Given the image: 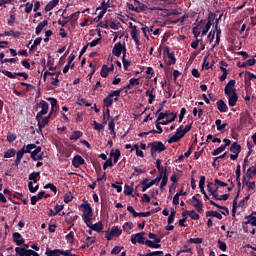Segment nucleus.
I'll return each mask as SVG.
<instances>
[{
    "instance_id": "nucleus-56",
    "label": "nucleus",
    "mask_w": 256,
    "mask_h": 256,
    "mask_svg": "<svg viewBox=\"0 0 256 256\" xmlns=\"http://www.w3.org/2000/svg\"><path fill=\"white\" fill-rule=\"evenodd\" d=\"M176 135H178L180 139H183V137H185V131L183 129V126H180L179 128H177Z\"/></svg>"
},
{
    "instance_id": "nucleus-45",
    "label": "nucleus",
    "mask_w": 256,
    "mask_h": 256,
    "mask_svg": "<svg viewBox=\"0 0 256 256\" xmlns=\"http://www.w3.org/2000/svg\"><path fill=\"white\" fill-rule=\"evenodd\" d=\"M130 35L132 39H139V30H137V26L132 27Z\"/></svg>"
},
{
    "instance_id": "nucleus-34",
    "label": "nucleus",
    "mask_w": 256,
    "mask_h": 256,
    "mask_svg": "<svg viewBox=\"0 0 256 256\" xmlns=\"http://www.w3.org/2000/svg\"><path fill=\"white\" fill-rule=\"evenodd\" d=\"M206 217H216V219H223V215L217 211H207Z\"/></svg>"
},
{
    "instance_id": "nucleus-22",
    "label": "nucleus",
    "mask_w": 256,
    "mask_h": 256,
    "mask_svg": "<svg viewBox=\"0 0 256 256\" xmlns=\"http://www.w3.org/2000/svg\"><path fill=\"white\" fill-rule=\"evenodd\" d=\"M59 5V0H51L46 6H45V11L46 13H49V11H53L56 6Z\"/></svg>"
},
{
    "instance_id": "nucleus-15",
    "label": "nucleus",
    "mask_w": 256,
    "mask_h": 256,
    "mask_svg": "<svg viewBox=\"0 0 256 256\" xmlns=\"http://www.w3.org/2000/svg\"><path fill=\"white\" fill-rule=\"evenodd\" d=\"M227 97L229 107H235L237 105V101H239V96L237 95V92L234 94H229Z\"/></svg>"
},
{
    "instance_id": "nucleus-25",
    "label": "nucleus",
    "mask_w": 256,
    "mask_h": 256,
    "mask_svg": "<svg viewBox=\"0 0 256 256\" xmlns=\"http://www.w3.org/2000/svg\"><path fill=\"white\" fill-rule=\"evenodd\" d=\"M243 185L248 187V191H253V189H255V182L247 181V176H243Z\"/></svg>"
},
{
    "instance_id": "nucleus-13",
    "label": "nucleus",
    "mask_w": 256,
    "mask_h": 256,
    "mask_svg": "<svg viewBox=\"0 0 256 256\" xmlns=\"http://www.w3.org/2000/svg\"><path fill=\"white\" fill-rule=\"evenodd\" d=\"M72 165L75 167V169H79L81 165H85V159L81 157V155H76L72 160Z\"/></svg>"
},
{
    "instance_id": "nucleus-7",
    "label": "nucleus",
    "mask_w": 256,
    "mask_h": 256,
    "mask_svg": "<svg viewBox=\"0 0 256 256\" xmlns=\"http://www.w3.org/2000/svg\"><path fill=\"white\" fill-rule=\"evenodd\" d=\"M51 113L48 114V116L43 117L41 116L38 120V133H41V131H43V129H45V127H47V125H49V120L51 119Z\"/></svg>"
},
{
    "instance_id": "nucleus-19",
    "label": "nucleus",
    "mask_w": 256,
    "mask_h": 256,
    "mask_svg": "<svg viewBox=\"0 0 256 256\" xmlns=\"http://www.w3.org/2000/svg\"><path fill=\"white\" fill-rule=\"evenodd\" d=\"M245 221H243L242 223H244V225H251L252 227H256V217L253 215H248L245 216Z\"/></svg>"
},
{
    "instance_id": "nucleus-58",
    "label": "nucleus",
    "mask_w": 256,
    "mask_h": 256,
    "mask_svg": "<svg viewBox=\"0 0 256 256\" xmlns=\"http://www.w3.org/2000/svg\"><path fill=\"white\" fill-rule=\"evenodd\" d=\"M124 195H133V188L129 185L124 186Z\"/></svg>"
},
{
    "instance_id": "nucleus-42",
    "label": "nucleus",
    "mask_w": 256,
    "mask_h": 256,
    "mask_svg": "<svg viewBox=\"0 0 256 256\" xmlns=\"http://www.w3.org/2000/svg\"><path fill=\"white\" fill-rule=\"evenodd\" d=\"M92 231H97V233H101L103 231V224L98 222L92 226Z\"/></svg>"
},
{
    "instance_id": "nucleus-6",
    "label": "nucleus",
    "mask_w": 256,
    "mask_h": 256,
    "mask_svg": "<svg viewBox=\"0 0 256 256\" xmlns=\"http://www.w3.org/2000/svg\"><path fill=\"white\" fill-rule=\"evenodd\" d=\"M197 197H201V195L196 194L195 196H193L192 199H190V203L194 207V209L197 211V213H202L203 212V201L199 200V198H197Z\"/></svg>"
},
{
    "instance_id": "nucleus-47",
    "label": "nucleus",
    "mask_w": 256,
    "mask_h": 256,
    "mask_svg": "<svg viewBox=\"0 0 256 256\" xmlns=\"http://www.w3.org/2000/svg\"><path fill=\"white\" fill-rule=\"evenodd\" d=\"M33 185V182L28 183V189L30 193H37V191L39 190V184H37L36 186Z\"/></svg>"
},
{
    "instance_id": "nucleus-4",
    "label": "nucleus",
    "mask_w": 256,
    "mask_h": 256,
    "mask_svg": "<svg viewBox=\"0 0 256 256\" xmlns=\"http://www.w3.org/2000/svg\"><path fill=\"white\" fill-rule=\"evenodd\" d=\"M149 147H151L150 152H151L152 157L155 156V153H163V151H165V149H167L165 144H163V142H161V141L152 142L149 144Z\"/></svg>"
},
{
    "instance_id": "nucleus-3",
    "label": "nucleus",
    "mask_w": 256,
    "mask_h": 256,
    "mask_svg": "<svg viewBox=\"0 0 256 256\" xmlns=\"http://www.w3.org/2000/svg\"><path fill=\"white\" fill-rule=\"evenodd\" d=\"M36 111H38L36 115V121H37L38 119H41L43 115H47V113H49V103H47L45 100L40 101L37 104Z\"/></svg>"
},
{
    "instance_id": "nucleus-5",
    "label": "nucleus",
    "mask_w": 256,
    "mask_h": 256,
    "mask_svg": "<svg viewBox=\"0 0 256 256\" xmlns=\"http://www.w3.org/2000/svg\"><path fill=\"white\" fill-rule=\"evenodd\" d=\"M122 53L123 55L127 54V48L125 47V43L122 44L121 42H117L112 49V55H114L115 57H121Z\"/></svg>"
},
{
    "instance_id": "nucleus-61",
    "label": "nucleus",
    "mask_w": 256,
    "mask_h": 256,
    "mask_svg": "<svg viewBox=\"0 0 256 256\" xmlns=\"http://www.w3.org/2000/svg\"><path fill=\"white\" fill-rule=\"evenodd\" d=\"M180 139L181 138L177 134H174L168 139V143H177V141H180Z\"/></svg>"
},
{
    "instance_id": "nucleus-49",
    "label": "nucleus",
    "mask_w": 256,
    "mask_h": 256,
    "mask_svg": "<svg viewBox=\"0 0 256 256\" xmlns=\"http://www.w3.org/2000/svg\"><path fill=\"white\" fill-rule=\"evenodd\" d=\"M176 214H177V211L171 210L170 215H169L168 220H167L168 225H171V223H173V221H175V215Z\"/></svg>"
},
{
    "instance_id": "nucleus-63",
    "label": "nucleus",
    "mask_w": 256,
    "mask_h": 256,
    "mask_svg": "<svg viewBox=\"0 0 256 256\" xmlns=\"http://www.w3.org/2000/svg\"><path fill=\"white\" fill-rule=\"evenodd\" d=\"M218 245H219V249L221 251H227V243H225L221 240H218Z\"/></svg>"
},
{
    "instance_id": "nucleus-37",
    "label": "nucleus",
    "mask_w": 256,
    "mask_h": 256,
    "mask_svg": "<svg viewBox=\"0 0 256 256\" xmlns=\"http://www.w3.org/2000/svg\"><path fill=\"white\" fill-rule=\"evenodd\" d=\"M40 175H41L40 172H32L29 175V181L32 182L33 184L37 183V179H39Z\"/></svg>"
},
{
    "instance_id": "nucleus-60",
    "label": "nucleus",
    "mask_w": 256,
    "mask_h": 256,
    "mask_svg": "<svg viewBox=\"0 0 256 256\" xmlns=\"http://www.w3.org/2000/svg\"><path fill=\"white\" fill-rule=\"evenodd\" d=\"M169 115H171V113H169V112H164V113L160 112L158 117H157V121H161V120L169 117Z\"/></svg>"
},
{
    "instance_id": "nucleus-12",
    "label": "nucleus",
    "mask_w": 256,
    "mask_h": 256,
    "mask_svg": "<svg viewBox=\"0 0 256 256\" xmlns=\"http://www.w3.org/2000/svg\"><path fill=\"white\" fill-rule=\"evenodd\" d=\"M15 251H16V255H18V256H32L33 255V250L23 248V247H16Z\"/></svg>"
},
{
    "instance_id": "nucleus-35",
    "label": "nucleus",
    "mask_w": 256,
    "mask_h": 256,
    "mask_svg": "<svg viewBox=\"0 0 256 256\" xmlns=\"http://www.w3.org/2000/svg\"><path fill=\"white\" fill-rule=\"evenodd\" d=\"M202 30V36L205 37L207 33H209V30L211 29V22H207L205 25L200 26Z\"/></svg>"
},
{
    "instance_id": "nucleus-57",
    "label": "nucleus",
    "mask_w": 256,
    "mask_h": 256,
    "mask_svg": "<svg viewBox=\"0 0 256 256\" xmlns=\"http://www.w3.org/2000/svg\"><path fill=\"white\" fill-rule=\"evenodd\" d=\"M43 41V38L38 37L34 40L33 45L30 47L31 51H33V49H35V47H37V45H41V42Z\"/></svg>"
},
{
    "instance_id": "nucleus-31",
    "label": "nucleus",
    "mask_w": 256,
    "mask_h": 256,
    "mask_svg": "<svg viewBox=\"0 0 256 256\" xmlns=\"http://www.w3.org/2000/svg\"><path fill=\"white\" fill-rule=\"evenodd\" d=\"M156 168L158 169L160 175H167V168L161 166V159L156 160Z\"/></svg>"
},
{
    "instance_id": "nucleus-54",
    "label": "nucleus",
    "mask_w": 256,
    "mask_h": 256,
    "mask_svg": "<svg viewBox=\"0 0 256 256\" xmlns=\"http://www.w3.org/2000/svg\"><path fill=\"white\" fill-rule=\"evenodd\" d=\"M214 183H215L216 189H219V187H227V183H225L219 179H215Z\"/></svg>"
},
{
    "instance_id": "nucleus-28",
    "label": "nucleus",
    "mask_w": 256,
    "mask_h": 256,
    "mask_svg": "<svg viewBox=\"0 0 256 256\" xmlns=\"http://www.w3.org/2000/svg\"><path fill=\"white\" fill-rule=\"evenodd\" d=\"M183 215H189L194 221L199 219V213L195 212V210H187Z\"/></svg>"
},
{
    "instance_id": "nucleus-8",
    "label": "nucleus",
    "mask_w": 256,
    "mask_h": 256,
    "mask_svg": "<svg viewBox=\"0 0 256 256\" xmlns=\"http://www.w3.org/2000/svg\"><path fill=\"white\" fill-rule=\"evenodd\" d=\"M145 232H140L137 233L135 235L131 236V243H133V245H136L137 243H140V245H145V242L147 241L145 239Z\"/></svg>"
},
{
    "instance_id": "nucleus-39",
    "label": "nucleus",
    "mask_w": 256,
    "mask_h": 256,
    "mask_svg": "<svg viewBox=\"0 0 256 256\" xmlns=\"http://www.w3.org/2000/svg\"><path fill=\"white\" fill-rule=\"evenodd\" d=\"M215 125L217 127V131H223V129H225V127H227V123H222L221 119H217L215 121Z\"/></svg>"
},
{
    "instance_id": "nucleus-46",
    "label": "nucleus",
    "mask_w": 256,
    "mask_h": 256,
    "mask_svg": "<svg viewBox=\"0 0 256 256\" xmlns=\"http://www.w3.org/2000/svg\"><path fill=\"white\" fill-rule=\"evenodd\" d=\"M192 32H193L195 39H197V37H199V35H201V25H196L193 28Z\"/></svg>"
},
{
    "instance_id": "nucleus-9",
    "label": "nucleus",
    "mask_w": 256,
    "mask_h": 256,
    "mask_svg": "<svg viewBox=\"0 0 256 256\" xmlns=\"http://www.w3.org/2000/svg\"><path fill=\"white\" fill-rule=\"evenodd\" d=\"M81 207H83L82 219H93V209L91 208V205L82 204Z\"/></svg>"
},
{
    "instance_id": "nucleus-24",
    "label": "nucleus",
    "mask_w": 256,
    "mask_h": 256,
    "mask_svg": "<svg viewBox=\"0 0 256 256\" xmlns=\"http://www.w3.org/2000/svg\"><path fill=\"white\" fill-rule=\"evenodd\" d=\"M111 7V4L109 3V0L103 1L100 6L96 9V11H102L103 13H107V9Z\"/></svg>"
},
{
    "instance_id": "nucleus-30",
    "label": "nucleus",
    "mask_w": 256,
    "mask_h": 256,
    "mask_svg": "<svg viewBox=\"0 0 256 256\" xmlns=\"http://www.w3.org/2000/svg\"><path fill=\"white\" fill-rule=\"evenodd\" d=\"M81 137H83V132L73 131L70 135V141H77V139H81Z\"/></svg>"
},
{
    "instance_id": "nucleus-2",
    "label": "nucleus",
    "mask_w": 256,
    "mask_h": 256,
    "mask_svg": "<svg viewBox=\"0 0 256 256\" xmlns=\"http://www.w3.org/2000/svg\"><path fill=\"white\" fill-rule=\"evenodd\" d=\"M121 89L112 91L106 98H104L103 103L104 107H111L114 101H119V97L121 96Z\"/></svg>"
},
{
    "instance_id": "nucleus-21",
    "label": "nucleus",
    "mask_w": 256,
    "mask_h": 256,
    "mask_svg": "<svg viewBox=\"0 0 256 256\" xmlns=\"http://www.w3.org/2000/svg\"><path fill=\"white\" fill-rule=\"evenodd\" d=\"M146 97H149L148 103L149 105H153V101H155V88L147 90L145 92Z\"/></svg>"
},
{
    "instance_id": "nucleus-14",
    "label": "nucleus",
    "mask_w": 256,
    "mask_h": 256,
    "mask_svg": "<svg viewBox=\"0 0 256 256\" xmlns=\"http://www.w3.org/2000/svg\"><path fill=\"white\" fill-rule=\"evenodd\" d=\"M165 51L169 59L167 65H175V63H177V60L175 59V53L171 52V50H169V47H166Z\"/></svg>"
},
{
    "instance_id": "nucleus-16",
    "label": "nucleus",
    "mask_w": 256,
    "mask_h": 256,
    "mask_svg": "<svg viewBox=\"0 0 256 256\" xmlns=\"http://www.w3.org/2000/svg\"><path fill=\"white\" fill-rule=\"evenodd\" d=\"M25 154V149L21 148L16 153V160L14 161V166L19 167L21 165V159H23V155Z\"/></svg>"
},
{
    "instance_id": "nucleus-53",
    "label": "nucleus",
    "mask_w": 256,
    "mask_h": 256,
    "mask_svg": "<svg viewBox=\"0 0 256 256\" xmlns=\"http://www.w3.org/2000/svg\"><path fill=\"white\" fill-rule=\"evenodd\" d=\"M122 63L125 71H127V69H129V67L131 66V61L125 59V55L122 56Z\"/></svg>"
},
{
    "instance_id": "nucleus-27",
    "label": "nucleus",
    "mask_w": 256,
    "mask_h": 256,
    "mask_svg": "<svg viewBox=\"0 0 256 256\" xmlns=\"http://www.w3.org/2000/svg\"><path fill=\"white\" fill-rule=\"evenodd\" d=\"M230 151L233 154L239 155V153H241V145L237 144V142L232 143V145L230 147Z\"/></svg>"
},
{
    "instance_id": "nucleus-38",
    "label": "nucleus",
    "mask_w": 256,
    "mask_h": 256,
    "mask_svg": "<svg viewBox=\"0 0 256 256\" xmlns=\"http://www.w3.org/2000/svg\"><path fill=\"white\" fill-rule=\"evenodd\" d=\"M225 149H227V145H221L219 148L213 150L212 155L217 157V155H221Z\"/></svg>"
},
{
    "instance_id": "nucleus-10",
    "label": "nucleus",
    "mask_w": 256,
    "mask_h": 256,
    "mask_svg": "<svg viewBox=\"0 0 256 256\" xmlns=\"http://www.w3.org/2000/svg\"><path fill=\"white\" fill-rule=\"evenodd\" d=\"M3 75H6V77H9L10 79H17L18 77H24L25 79H29V74L25 72H18V73H12L8 70H3L2 71Z\"/></svg>"
},
{
    "instance_id": "nucleus-20",
    "label": "nucleus",
    "mask_w": 256,
    "mask_h": 256,
    "mask_svg": "<svg viewBox=\"0 0 256 256\" xmlns=\"http://www.w3.org/2000/svg\"><path fill=\"white\" fill-rule=\"evenodd\" d=\"M110 157L113 159L114 165H117L119 159H121V150L116 149L114 152H111Z\"/></svg>"
},
{
    "instance_id": "nucleus-48",
    "label": "nucleus",
    "mask_w": 256,
    "mask_h": 256,
    "mask_svg": "<svg viewBox=\"0 0 256 256\" xmlns=\"http://www.w3.org/2000/svg\"><path fill=\"white\" fill-rule=\"evenodd\" d=\"M101 77H107L109 75V67L107 65H103L100 72Z\"/></svg>"
},
{
    "instance_id": "nucleus-50",
    "label": "nucleus",
    "mask_w": 256,
    "mask_h": 256,
    "mask_svg": "<svg viewBox=\"0 0 256 256\" xmlns=\"http://www.w3.org/2000/svg\"><path fill=\"white\" fill-rule=\"evenodd\" d=\"M188 243L190 244H195V245H201V243H203V238H190L188 240Z\"/></svg>"
},
{
    "instance_id": "nucleus-11",
    "label": "nucleus",
    "mask_w": 256,
    "mask_h": 256,
    "mask_svg": "<svg viewBox=\"0 0 256 256\" xmlns=\"http://www.w3.org/2000/svg\"><path fill=\"white\" fill-rule=\"evenodd\" d=\"M224 93L227 96L228 95H233V94L237 93L236 90H235V80H230L227 83V85L224 88Z\"/></svg>"
},
{
    "instance_id": "nucleus-40",
    "label": "nucleus",
    "mask_w": 256,
    "mask_h": 256,
    "mask_svg": "<svg viewBox=\"0 0 256 256\" xmlns=\"http://www.w3.org/2000/svg\"><path fill=\"white\" fill-rule=\"evenodd\" d=\"M167 181H169V177L167 176V174H163L162 175V181L160 183V189L164 190L165 187H167Z\"/></svg>"
},
{
    "instance_id": "nucleus-26",
    "label": "nucleus",
    "mask_w": 256,
    "mask_h": 256,
    "mask_svg": "<svg viewBox=\"0 0 256 256\" xmlns=\"http://www.w3.org/2000/svg\"><path fill=\"white\" fill-rule=\"evenodd\" d=\"M110 29H113L114 31H119L123 26L121 25V22L114 20L109 23Z\"/></svg>"
},
{
    "instance_id": "nucleus-36",
    "label": "nucleus",
    "mask_w": 256,
    "mask_h": 256,
    "mask_svg": "<svg viewBox=\"0 0 256 256\" xmlns=\"http://www.w3.org/2000/svg\"><path fill=\"white\" fill-rule=\"evenodd\" d=\"M77 105L83 106V107H91V103H88L87 100L81 96L77 99Z\"/></svg>"
},
{
    "instance_id": "nucleus-33",
    "label": "nucleus",
    "mask_w": 256,
    "mask_h": 256,
    "mask_svg": "<svg viewBox=\"0 0 256 256\" xmlns=\"http://www.w3.org/2000/svg\"><path fill=\"white\" fill-rule=\"evenodd\" d=\"M242 228L244 233H251V235H255V228H251V226H249V224H246L244 222H242Z\"/></svg>"
},
{
    "instance_id": "nucleus-55",
    "label": "nucleus",
    "mask_w": 256,
    "mask_h": 256,
    "mask_svg": "<svg viewBox=\"0 0 256 256\" xmlns=\"http://www.w3.org/2000/svg\"><path fill=\"white\" fill-rule=\"evenodd\" d=\"M255 63H256V60H255V58H251V59H248L247 61H246V63H244L243 65H242V67H253V65H255Z\"/></svg>"
},
{
    "instance_id": "nucleus-59",
    "label": "nucleus",
    "mask_w": 256,
    "mask_h": 256,
    "mask_svg": "<svg viewBox=\"0 0 256 256\" xmlns=\"http://www.w3.org/2000/svg\"><path fill=\"white\" fill-rule=\"evenodd\" d=\"M123 231H131L133 229V223L132 222H126L123 224Z\"/></svg>"
},
{
    "instance_id": "nucleus-43",
    "label": "nucleus",
    "mask_w": 256,
    "mask_h": 256,
    "mask_svg": "<svg viewBox=\"0 0 256 256\" xmlns=\"http://www.w3.org/2000/svg\"><path fill=\"white\" fill-rule=\"evenodd\" d=\"M180 253H193V248H189V246H187V245H184L181 249H180V251L177 253V255L176 256H179V254Z\"/></svg>"
},
{
    "instance_id": "nucleus-64",
    "label": "nucleus",
    "mask_w": 256,
    "mask_h": 256,
    "mask_svg": "<svg viewBox=\"0 0 256 256\" xmlns=\"http://www.w3.org/2000/svg\"><path fill=\"white\" fill-rule=\"evenodd\" d=\"M63 256H77L76 254L71 253V250H62Z\"/></svg>"
},
{
    "instance_id": "nucleus-29",
    "label": "nucleus",
    "mask_w": 256,
    "mask_h": 256,
    "mask_svg": "<svg viewBox=\"0 0 256 256\" xmlns=\"http://www.w3.org/2000/svg\"><path fill=\"white\" fill-rule=\"evenodd\" d=\"M141 185H142V191L143 193H145V191H147V189L153 187V184L151 183V181L149 182V179H144L142 182H141Z\"/></svg>"
},
{
    "instance_id": "nucleus-1",
    "label": "nucleus",
    "mask_w": 256,
    "mask_h": 256,
    "mask_svg": "<svg viewBox=\"0 0 256 256\" xmlns=\"http://www.w3.org/2000/svg\"><path fill=\"white\" fill-rule=\"evenodd\" d=\"M22 149H24V153L31 154V159H33V161L43 160V152H41V146H37L35 144H28L24 145Z\"/></svg>"
},
{
    "instance_id": "nucleus-41",
    "label": "nucleus",
    "mask_w": 256,
    "mask_h": 256,
    "mask_svg": "<svg viewBox=\"0 0 256 256\" xmlns=\"http://www.w3.org/2000/svg\"><path fill=\"white\" fill-rule=\"evenodd\" d=\"M15 149L11 148V149H8L5 154H4V158L5 159H11V157H15Z\"/></svg>"
},
{
    "instance_id": "nucleus-17",
    "label": "nucleus",
    "mask_w": 256,
    "mask_h": 256,
    "mask_svg": "<svg viewBox=\"0 0 256 256\" xmlns=\"http://www.w3.org/2000/svg\"><path fill=\"white\" fill-rule=\"evenodd\" d=\"M216 106L218 111H220V113H227V111L229 110L225 101L221 99L217 101Z\"/></svg>"
},
{
    "instance_id": "nucleus-51",
    "label": "nucleus",
    "mask_w": 256,
    "mask_h": 256,
    "mask_svg": "<svg viewBox=\"0 0 256 256\" xmlns=\"http://www.w3.org/2000/svg\"><path fill=\"white\" fill-rule=\"evenodd\" d=\"M110 232H112V235H114V237H119V235H121L122 233L121 229L116 226H113Z\"/></svg>"
},
{
    "instance_id": "nucleus-18",
    "label": "nucleus",
    "mask_w": 256,
    "mask_h": 256,
    "mask_svg": "<svg viewBox=\"0 0 256 256\" xmlns=\"http://www.w3.org/2000/svg\"><path fill=\"white\" fill-rule=\"evenodd\" d=\"M13 237V241L14 243H16V245H23V243H25V239H23V236H21V233L19 232H15L12 235Z\"/></svg>"
},
{
    "instance_id": "nucleus-52",
    "label": "nucleus",
    "mask_w": 256,
    "mask_h": 256,
    "mask_svg": "<svg viewBox=\"0 0 256 256\" xmlns=\"http://www.w3.org/2000/svg\"><path fill=\"white\" fill-rule=\"evenodd\" d=\"M73 201V194L71 192H67L64 195V203H71Z\"/></svg>"
},
{
    "instance_id": "nucleus-44",
    "label": "nucleus",
    "mask_w": 256,
    "mask_h": 256,
    "mask_svg": "<svg viewBox=\"0 0 256 256\" xmlns=\"http://www.w3.org/2000/svg\"><path fill=\"white\" fill-rule=\"evenodd\" d=\"M74 237H75V235L73 234V231H71L69 234H67L66 235L67 243H70V245H74V243H75Z\"/></svg>"
},
{
    "instance_id": "nucleus-32",
    "label": "nucleus",
    "mask_w": 256,
    "mask_h": 256,
    "mask_svg": "<svg viewBox=\"0 0 256 256\" xmlns=\"http://www.w3.org/2000/svg\"><path fill=\"white\" fill-rule=\"evenodd\" d=\"M144 245H146L147 247H150L151 249H159L161 247V244L159 243H155L151 240H146V242H144Z\"/></svg>"
},
{
    "instance_id": "nucleus-62",
    "label": "nucleus",
    "mask_w": 256,
    "mask_h": 256,
    "mask_svg": "<svg viewBox=\"0 0 256 256\" xmlns=\"http://www.w3.org/2000/svg\"><path fill=\"white\" fill-rule=\"evenodd\" d=\"M45 189H50V191H53V193H57V186L54 184H46Z\"/></svg>"
},
{
    "instance_id": "nucleus-23",
    "label": "nucleus",
    "mask_w": 256,
    "mask_h": 256,
    "mask_svg": "<svg viewBox=\"0 0 256 256\" xmlns=\"http://www.w3.org/2000/svg\"><path fill=\"white\" fill-rule=\"evenodd\" d=\"M47 25H49V22L47 20L40 22L36 27V35H41V31H43V29H45Z\"/></svg>"
}]
</instances>
